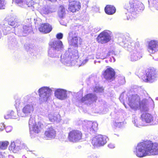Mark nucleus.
<instances>
[{
    "label": "nucleus",
    "mask_w": 158,
    "mask_h": 158,
    "mask_svg": "<svg viewBox=\"0 0 158 158\" xmlns=\"http://www.w3.org/2000/svg\"><path fill=\"white\" fill-rule=\"evenodd\" d=\"M134 153L137 157L158 155V143L146 141L138 143Z\"/></svg>",
    "instance_id": "obj_1"
},
{
    "label": "nucleus",
    "mask_w": 158,
    "mask_h": 158,
    "mask_svg": "<svg viewBox=\"0 0 158 158\" xmlns=\"http://www.w3.org/2000/svg\"><path fill=\"white\" fill-rule=\"evenodd\" d=\"M140 101V98L138 95L133 94L128 98V104L134 110H140L141 111H148L149 109L147 100H143L141 102Z\"/></svg>",
    "instance_id": "obj_2"
},
{
    "label": "nucleus",
    "mask_w": 158,
    "mask_h": 158,
    "mask_svg": "<svg viewBox=\"0 0 158 158\" xmlns=\"http://www.w3.org/2000/svg\"><path fill=\"white\" fill-rule=\"evenodd\" d=\"M78 57V51L77 49L69 48L61 55L60 61L66 66L73 65L76 63V59Z\"/></svg>",
    "instance_id": "obj_3"
},
{
    "label": "nucleus",
    "mask_w": 158,
    "mask_h": 158,
    "mask_svg": "<svg viewBox=\"0 0 158 158\" xmlns=\"http://www.w3.org/2000/svg\"><path fill=\"white\" fill-rule=\"evenodd\" d=\"M49 45L48 56L52 58L59 57V54L63 48L61 41L58 40H54L49 43Z\"/></svg>",
    "instance_id": "obj_4"
},
{
    "label": "nucleus",
    "mask_w": 158,
    "mask_h": 158,
    "mask_svg": "<svg viewBox=\"0 0 158 158\" xmlns=\"http://www.w3.org/2000/svg\"><path fill=\"white\" fill-rule=\"evenodd\" d=\"M128 50L131 51L129 59L131 61H137L142 57L141 50L139 42L135 43Z\"/></svg>",
    "instance_id": "obj_5"
},
{
    "label": "nucleus",
    "mask_w": 158,
    "mask_h": 158,
    "mask_svg": "<svg viewBox=\"0 0 158 158\" xmlns=\"http://www.w3.org/2000/svg\"><path fill=\"white\" fill-rule=\"evenodd\" d=\"M139 4L141 6L143 5L136 0H130L128 3L124 5V8L133 15H135L137 14L136 11L143 10L142 7L139 6Z\"/></svg>",
    "instance_id": "obj_6"
},
{
    "label": "nucleus",
    "mask_w": 158,
    "mask_h": 158,
    "mask_svg": "<svg viewBox=\"0 0 158 158\" xmlns=\"http://www.w3.org/2000/svg\"><path fill=\"white\" fill-rule=\"evenodd\" d=\"M141 118L142 123H141L138 121V120L135 118L134 120L132 121L133 123L135 126L137 127L139 126H144L145 125V123H150L151 125H154L156 123H154L153 118L151 114L148 113H143L141 115Z\"/></svg>",
    "instance_id": "obj_7"
},
{
    "label": "nucleus",
    "mask_w": 158,
    "mask_h": 158,
    "mask_svg": "<svg viewBox=\"0 0 158 158\" xmlns=\"http://www.w3.org/2000/svg\"><path fill=\"white\" fill-rule=\"evenodd\" d=\"M53 88L44 86L40 88L38 90L39 100L41 102H47L50 96Z\"/></svg>",
    "instance_id": "obj_8"
},
{
    "label": "nucleus",
    "mask_w": 158,
    "mask_h": 158,
    "mask_svg": "<svg viewBox=\"0 0 158 158\" xmlns=\"http://www.w3.org/2000/svg\"><path fill=\"white\" fill-rule=\"evenodd\" d=\"M158 77V74L154 69H148L146 71V77L143 79L145 82L152 83L156 81Z\"/></svg>",
    "instance_id": "obj_9"
},
{
    "label": "nucleus",
    "mask_w": 158,
    "mask_h": 158,
    "mask_svg": "<svg viewBox=\"0 0 158 158\" xmlns=\"http://www.w3.org/2000/svg\"><path fill=\"white\" fill-rule=\"evenodd\" d=\"M108 139L106 136L98 135L93 138L91 143L95 147L102 146L106 143Z\"/></svg>",
    "instance_id": "obj_10"
},
{
    "label": "nucleus",
    "mask_w": 158,
    "mask_h": 158,
    "mask_svg": "<svg viewBox=\"0 0 158 158\" xmlns=\"http://www.w3.org/2000/svg\"><path fill=\"white\" fill-rule=\"evenodd\" d=\"M34 110V104L32 103H29L24 106L19 115L22 117H28L32 114Z\"/></svg>",
    "instance_id": "obj_11"
},
{
    "label": "nucleus",
    "mask_w": 158,
    "mask_h": 158,
    "mask_svg": "<svg viewBox=\"0 0 158 158\" xmlns=\"http://www.w3.org/2000/svg\"><path fill=\"white\" fill-rule=\"evenodd\" d=\"M111 32L105 30L102 32L98 36L97 40L98 43L105 44L109 42L111 39Z\"/></svg>",
    "instance_id": "obj_12"
},
{
    "label": "nucleus",
    "mask_w": 158,
    "mask_h": 158,
    "mask_svg": "<svg viewBox=\"0 0 158 158\" xmlns=\"http://www.w3.org/2000/svg\"><path fill=\"white\" fill-rule=\"evenodd\" d=\"M22 148H24L27 150V151H31L29 150L28 148L24 144H21L20 143L12 142L9 147V150L14 153H16Z\"/></svg>",
    "instance_id": "obj_13"
},
{
    "label": "nucleus",
    "mask_w": 158,
    "mask_h": 158,
    "mask_svg": "<svg viewBox=\"0 0 158 158\" xmlns=\"http://www.w3.org/2000/svg\"><path fill=\"white\" fill-rule=\"evenodd\" d=\"M82 136L81 131L77 130H73L69 132L68 138L70 141L76 142L81 139Z\"/></svg>",
    "instance_id": "obj_14"
},
{
    "label": "nucleus",
    "mask_w": 158,
    "mask_h": 158,
    "mask_svg": "<svg viewBox=\"0 0 158 158\" xmlns=\"http://www.w3.org/2000/svg\"><path fill=\"white\" fill-rule=\"evenodd\" d=\"M115 72L111 68H107L103 73L104 78L109 82L113 81L115 79Z\"/></svg>",
    "instance_id": "obj_15"
},
{
    "label": "nucleus",
    "mask_w": 158,
    "mask_h": 158,
    "mask_svg": "<svg viewBox=\"0 0 158 158\" xmlns=\"http://www.w3.org/2000/svg\"><path fill=\"white\" fill-rule=\"evenodd\" d=\"M147 49L149 53L152 54L158 51V41L153 40L149 42Z\"/></svg>",
    "instance_id": "obj_16"
},
{
    "label": "nucleus",
    "mask_w": 158,
    "mask_h": 158,
    "mask_svg": "<svg viewBox=\"0 0 158 158\" xmlns=\"http://www.w3.org/2000/svg\"><path fill=\"white\" fill-rule=\"evenodd\" d=\"M118 42L119 45L124 48H127L128 49L131 48V47L134 45V43H130L127 40L125 36L123 35H121L118 39Z\"/></svg>",
    "instance_id": "obj_17"
},
{
    "label": "nucleus",
    "mask_w": 158,
    "mask_h": 158,
    "mask_svg": "<svg viewBox=\"0 0 158 158\" xmlns=\"http://www.w3.org/2000/svg\"><path fill=\"white\" fill-rule=\"evenodd\" d=\"M97 97L92 94H88L85 96L81 99V101L87 104L90 105L95 102L97 100Z\"/></svg>",
    "instance_id": "obj_18"
},
{
    "label": "nucleus",
    "mask_w": 158,
    "mask_h": 158,
    "mask_svg": "<svg viewBox=\"0 0 158 158\" xmlns=\"http://www.w3.org/2000/svg\"><path fill=\"white\" fill-rule=\"evenodd\" d=\"M56 131L52 127L47 129L44 133V137L46 139L50 140L54 139L56 136Z\"/></svg>",
    "instance_id": "obj_19"
},
{
    "label": "nucleus",
    "mask_w": 158,
    "mask_h": 158,
    "mask_svg": "<svg viewBox=\"0 0 158 158\" xmlns=\"http://www.w3.org/2000/svg\"><path fill=\"white\" fill-rule=\"evenodd\" d=\"M54 94L55 96L58 99L64 100L66 99L67 96L66 90L61 89H57L55 90Z\"/></svg>",
    "instance_id": "obj_20"
},
{
    "label": "nucleus",
    "mask_w": 158,
    "mask_h": 158,
    "mask_svg": "<svg viewBox=\"0 0 158 158\" xmlns=\"http://www.w3.org/2000/svg\"><path fill=\"white\" fill-rule=\"evenodd\" d=\"M81 7V4L79 1H73L69 2V10L73 12L78 11Z\"/></svg>",
    "instance_id": "obj_21"
},
{
    "label": "nucleus",
    "mask_w": 158,
    "mask_h": 158,
    "mask_svg": "<svg viewBox=\"0 0 158 158\" xmlns=\"http://www.w3.org/2000/svg\"><path fill=\"white\" fill-rule=\"evenodd\" d=\"M98 123L96 122L92 123L91 121H88L85 127L87 128L88 131H90V132L94 133L98 129Z\"/></svg>",
    "instance_id": "obj_22"
},
{
    "label": "nucleus",
    "mask_w": 158,
    "mask_h": 158,
    "mask_svg": "<svg viewBox=\"0 0 158 158\" xmlns=\"http://www.w3.org/2000/svg\"><path fill=\"white\" fill-rule=\"evenodd\" d=\"M39 29L40 32L44 33H47L51 31L52 28L49 24L45 23L41 24Z\"/></svg>",
    "instance_id": "obj_23"
},
{
    "label": "nucleus",
    "mask_w": 158,
    "mask_h": 158,
    "mask_svg": "<svg viewBox=\"0 0 158 158\" xmlns=\"http://www.w3.org/2000/svg\"><path fill=\"white\" fill-rule=\"evenodd\" d=\"M81 26H75L74 27V29L76 30H73L70 31L69 33V37L68 38V41H69L71 42L73 38H74L75 37H77V33L76 32V31L78 30L79 28H81Z\"/></svg>",
    "instance_id": "obj_24"
},
{
    "label": "nucleus",
    "mask_w": 158,
    "mask_h": 158,
    "mask_svg": "<svg viewBox=\"0 0 158 158\" xmlns=\"http://www.w3.org/2000/svg\"><path fill=\"white\" fill-rule=\"evenodd\" d=\"M32 30V27L30 25H29L28 26L24 25L23 27V31L21 30L19 31V35L21 36H26V34L29 33Z\"/></svg>",
    "instance_id": "obj_25"
},
{
    "label": "nucleus",
    "mask_w": 158,
    "mask_h": 158,
    "mask_svg": "<svg viewBox=\"0 0 158 158\" xmlns=\"http://www.w3.org/2000/svg\"><path fill=\"white\" fill-rule=\"evenodd\" d=\"M43 126L40 123H38V124H35L31 127V132L30 130V134L31 135L34 134V132L38 133L40 131L41 129L43 127Z\"/></svg>",
    "instance_id": "obj_26"
},
{
    "label": "nucleus",
    "mask_w": 158,
    "mask_h": 158,
    "mask_svg": "<svg viewBox=\"0 0 158 158\" xmlns=\"http://www.w3.org/2000/svg\"><path fill=\"white\" fill-rule=\"evenodd\" d=\"M48 117L49 120L52 122H59L60 120V116L58 114H50L48 115Z\"/></svg>",
    "instance_id": "obj_27"
},
{
    "label": "nucleus",
    "mask_w": 158,
    "mask_h": 158,
    "mask_svg": "<svg viewBox=\"0 0 158 158\" xmlns=\"http://www.w3.org/2000/svg\"><path fill=\"white\" fill-rule=\"evenodd\" d=\"M105 10L106 14L112 15L115 12L116 9L113 6L108 5L105 7Z\"/></svg>",
    "instance_id": "obj_28"
},
{
    "label": "nucleus",
    "mask_w": 158,
    "mask_h": 158,
    "mask_svg": "<svg viewBox=\"0 0 158 158\" xmlns=\"http://www.w3.org/2000/svg\"><path fill=\"white\" fill-rule=\"evenodd\" d=\"M6 20H8L9 25L12 26H13V28H16V26L18 25V20L17 19L13 17H11L10 18H6Z\"/></svg>",
    "instance_id": "obj_29"
},
{
    "label": "nucleus",
    "mask_w": 158,
    "mask_h": 158,
    "mask_svg": "<svg viewBox=\"0 0 158 158\" xmlns=\"http://www.w3.org/2000/svg\"><path fill=\"white\" fill-rule=\"evenodd\" d=\"M44 0H35L33 8L36 9H41V7L43 5V2Z\"/></svg>",
    "instance_id": "obj_30"
},
{
    "label": "nucleus",
    "mask_w": 158,
    "mask_h": 158,
    "mask_svg": "<svg viewBox=\"0 0 158 158\" xmlns=\"http://www.w3.org/2000/svg\"><path fill=\"white\" fill-rule=\"evenodd\" d=\"M53 11L49 9V7L48 6L44 7L40 10V13L42 15L44 14H47L50 13H52Z\"/></svg>",
    "instance_id": "obj_31"
},
{
    "label": "nucleus",
    "mask_w": 158,
    "mask_h": 158,
    "mask_svg": "<svg viewBox=\"0 0 158 158\" xmlns=\"http://www.w3.org/2000/svg\"><path fill=\"white\" fill-rule=\"evenodd\" d=\"M9 144V142L7 141H0V149H6Z\"/></svg>",
    "instance_id": "obj_32"
},
{
    "label": "nucleus",
    "mask_w": 158,
    "mask_h": 158,
    "mask_svg": "<svg viewBox=\"0 0 158 158\" xmlns=\"http://www.w3.org/2000/svg\"><path fill=\"white\" fill-rule=\"evenodd\" d=\"M35 0H27L25 1V4H26V6H23V8H26L27 7H30L32 6L33 7L34 4Z\"/></svg>",
    "instance_id": "obj_33"
},
{
    "label": "nucleus",
    "mask_w": 158,
    "mask_h": 158,
    "mask_svg": "<svg viewBox=\"0 0 158 158\" xmlns=\"http://www.w3.org/2000/svg\"><path fill=\"white\" fill-rule=\"evenodd\" d=\"M65 9L63 6H60L59 8L58 15L60 17L62 18L65 15Z\"/></svg>",
    "instance_id": "obj_34"
},
{
    "label": "nucleus",
    "mask_w": 158,
    "mask_h": 158,
    "mask_svg": "<svg viewBox=\"0 0 158 158\" xmlns=\"http://www.w3.org/2000/svg\"><path fill=\"white\" fill-rule=\"evenodd\" d=\"M26 0H13V1L15 2V3L19 6L23 7V6H26V4H25Z\"/></svg>",
    "instance_id": "obj_35"
},
{
    "label": "nucleus",
    "mask_w": 158,
    "mask_h": 158,
    "mask_svg": "<svg viewBox=\"0 0 158 158\" xmlns=\"http://www.w3.org/2000/svg\"><path fill=\"white\" fill-rule=\"evenodd\" d=\"M78 37H75L72 39L71 42L68 41V43L70 45H73L75 47H77L78 46Z\"/></svg>",
    "instance_id": "obj_36"
},
{
    "label": "nucleus",
    "mask_w": 158,
    "mask_h": 158,
    "mask_svg": "<svg viewBox=\"0 0 158 158\" xmlns=\"http://www.w3.org/2000/svg\"><path fill=\"white\" fill-rule=\"evenodd\" d=\"M35 122L34 118H30L29 122V130L31 131V127L35 124Z\"/></svg>",
    "instance_id": "obj_37"
},
{
    "label": "nucleus",
    "mask_w": 158,
    "mask_h": 158,
    "mask_svg": "<svg viewBox=\"0 0 158 158\" xmlns=\"http://www.w3.org/2000/svg\"><path fill=\"white\" fill-rule=\"evenodd\" d=\"M10 118L13 119H16L17 118L18 116L19 115L17 114L16 112H15L13 111H11L10 112Z\"/></svg>",
    "instance_id": "obj_38"
},
{
    "label": "nucleus",
    "mask_w": 158,
    "mask_h": 158,
    "mask_svg": "<svg viewBox=\"0 0 158 158\" xmlns=\"http://www.w3.org/2000/svg\"><path fill=\"white\" fill-rule=\"evenodd\" d=\"M9 44L11 46L15 47L16 46L17 44V42L16 39L15 38H12L11 40H10Z\"/></svg>",
    "instance_id": "obj_39"
},
{
    "label": "nucleus",
    "mask_w": 158,
    "mask_h": 158,
    "mask_svg": "<svg viewBox=\"0 0 158 158\" xmlns=\"http://www.w3.org/2000/svg\"><path fill=\"white\" fill-rule=\"evenodd\" d=\"M95 92H102L103 90V89L102 87H100L99 86H96L94 89Z\"/></svg>",
    "instance_id": "obj_40"
},
{
    "label": "nucleus",
    "mask_w": 158,
    "mask_h": 158,
    "mask_svg": "<svg viewBox=\"0 0 158 158\" xmlns=\"http://www.w3.org/2000/svg\"><path fill=\"white\" fill-rule=\"evenodd\" d=\"M5 0H0V9H5Z\"/></svg>",
    "instance_id": "obj_41"
},
{
    "label": "nucleus",
    "mask_w": 158,
    "mask_h": 158,
    "mask_svg": "<svg viewBox=\"0 0 158 158\" xmlns=\"http://www.w3.org/2000/svg\"><path fill=\"white\" fill-rule=\"evenodd\" d=\"M15 106L16 107H18L20 104V99L19 98H18L15 100Z\"/></svg>",
    "instance_id": "obj_42"
},
{
    "label": "nucleus",
    "mask_w": 158,
    "mask_h": 158,
    "mask_svg": "<svg viewBox=\"0 0 158 158\" xmlns=\"http://www.w3.org/2000/svg\"><path fill=\"white\" fill-rule=\"evenodd\" d=\"M63 37V34L61 33H58L56 35V37L58 39V40H59L62 39Z\"/></svg>",
    "instance_id": "obj_43"
},
{
    "label": "nucleus",
    "mask_w": 158,
    "mask_h": 158,
    "mask_svg": "<svg viewBox=\"0 0 158 158\" xmlns=\"http://www.w3.org/2000/svg\"><path fill=\"white\" fill-rule=\"evenodd\" d=\"M12 127L10 126H7L5 128V130L7 132H10L12 130Z\"/></svg>",
    "instance_id": "obj_44"
},
{
    "label": "nucleus",
    "mask_w": 158,
    "mask_h": 158,
    "mask_svg": "<svg viewBox=\"0 0 158 158\" xmlns=\"http://www.w3.org/2000/svg\"><path fill=\"white\" fill-rule=\"evenodd\" d=\"M5 128V125L3 123L0 124V131H2Z\"/></svg>",
    "instance_id": "obj_45"
},
{
    "label": "nucleus",
    "mask_w": 158,
    "mask_h": 158,
    "mask_svg": "<svg viewBox=\"0 0 158 158\" xmlns=\"http://www.w3.org/2000/svg\"><path fill=\"white\" fill-rule=\"evenodd\" d=\"M123 124V123L122 122H116L115 123L116 126L118 127H120Z\"/></svg>",
    "instance_id": "obj_46"
},
{
    "label": "nucleus",
    "mask_w": 158,
    "mask_h": 158,
    "mask_svg": "<svg viewBox=\"0 0 158 158\" xmlns=\"http://www.w3.org/2000/svg\"><path fill=\"white\" fill-rule=\"evenodd\" d=\"M108 147L110 148H115V145L114 144L112 143H109L108 145Z\"/></svg>",
    "instance_id": "obj_47"
},
{
    "label": "nucleus",
    "mask_w": 158,
    "mask_h": 158,
    "mask_svg": "<svg viewBox=\"0 0 158 158\" xmlns=\"http://www.w3.org/2000/svg\"><path fill=\"white\" fill-rule=\"evenodd\" d=\"M151 107L152 109L154 108V103L153 102L152 100L151 101Z\"/></svg>",
    "instance_id": "obj_48"
},
{
    "label": "nucleus",
    "mask_w": 158,
    "mask_h": 158,
    "mask_svg": "<svg viewBox=\"0 0 158 158\" xmlns=\"http://www.w3.org/2000/svg\"><path fill=\"white\" fill-rule=\"evenodd\" d=\"M10 116V114H7L6 115H5L4 116V118L6 119H8L9 118H10V117H9Z\"/></svg>",
    "instance_id": "obj_49"
},
{
    "label": "nucleus",
    "mask_w": 158,
    "mask_h": 158,
    "mask_svg": "<svg viewBox=\"0 0 158 158\" xmlns=\"http://www.w3.org/2000/svg\"><path fill=\"white\" fill-rule=\"evenodd\" d=\"M88 61V59H86L83 62H82L81 64L84 65L85 63H86L87 61Z\"/></svg>",
    "instance_id": "obj_50"
},
{
    "label": "nucleus",
    "mask_w": 158,
    "mask_h": 158,
    "mask_svg": "<svg viewBox=\"0 0 158 158\" xmlns=\"http://www.w3.org/2000/svg\"><path fill=\"white\" fill-rule=\"evenodd\" d=\"M155 121H156V122L154 123H156L155 124L158 123V116L156 117L155 119Z\"/></svg>",
    "instance_id": "obj_51"
},
{
    "label": "nucleus",
    "mask_w": 158,
    "mask_h": 158,
    "mask_svg": "<svg viewBox=\"0 0 158 158\" xmlns=\"http://www.w3.org/2000/svg\"><path fill=\"white\" fill-rule=\"evenodd\" d=\"M107 56V55H105L104 56H102L100 58L102 59H104L106 58Z\"/></svg>",
    "instance_id": "obj_52"
},
{
    "label": "nucleus",
    "mask_w": 158,
    "mask_h": 158,
    "mask_svg": "<svg viewBox=\"0 0 158 158\" xmlns=\"http://www.w3.org/2000/svg\"><path fill=\"white\" fill-rule=\"evenodd\" d=\"M129 15V16H127V18H124V19H125V20H129L130 18H131V17L130 16H129V15Z\"/></svg>",
    "instance_id": "obj_53"
},
{
    "label": "nucleus",
    "mask_w": 158,
    "mask_h": 158,
    "mask_svg": "<svg viewBox=\"0 0 158 158\" xmlns=\"http://www.w3.org/2000/svg\"><path fill=\"white\" fill-rule=\"evenodd\" d=\"M97 30H94V32L95 33H96L98 31L100 30V28L99 27H97Z\"/></svg>",
    "instance_id": "obj_54"
},
{
    "label": "nucleus",
    "mask_w": 158,
    "mask_h": 158,
    "mask_svg": "<svg viewBox=\"0 0 158 158\" xmlns=\"http://www.w3.org/2000/svg\"><path fill=\"white\" fill-rule=\"evenodd\" d=\"M122 82H121V83L122 84H124L125 83V79H124V78H123V79L122 80Z\"/></svg>",
    "instance_id": "obj_55"
},
{
    "label": "nucleus",
    "mask_w": 158,
    "mask_h": 158,
    "mask_svg": "<svg viewBox=\"0 0 158 158\" xmlns=\"http://www.w3.org/2000/svg\"><path fill=\"white\" fill-rule=\"evenodd\" d=\"M8 158H14L13 156L11 155H9L8 156Z\"/></svg>",
    "instance_id": "obj_56"
},
{
    "label": "nucleus",
    "mask_w": 158,
    "mask_h": 158,
    "mask_svg": "<svg viewBox=\"0 0 158 158\" xmlns=\"http://www.w3.org/2000/svg\"><path fill=\"white\" fill-rule=\"evenodd\" d=\"M28 98V96H26L24 98V99H25V102H28L27 100H26Z\"/></svg>",
    "instance_id": "obj_57"
},
{
    "label": "nucleus",
    "mask_w": 158,
    "mask_h": 158,
    "mask_svg": "<svg viewBox=\"0 0 158 158\" xmlns=\"http://www.w3.org/2000/svg\"><path fill=\"white\" fill-rule=\"evenodd\" d=\"M0 158H3V155L1 152H0Z\"/></svg>",
    "instance_id": "obj_58"
},
{
    "label": "nucleus",
    "mask_w": 158,
    "mask_h": 158,
    "mask_svg": "<svg viewBox=\"0 0 158 158\" xmlns=\"http://www.w3.org/2000/svg\"><path fill=\"white\" fill-rule=\"evenodd\" d=\"M87 122H88V121H87L86 122H85V124H84V123H83V124H84V126H83V127H84V128H85H85H86V127H85V125L87 124Z\"/></svg>",
    "instance_id": "obj_59"
},
{
    "label": "nucleus",
    "mask_w": 158,
    "mask_h": 158,
    "mask_svg": "<svg viewBox=\"0 0 158 158\" xmlns=\"http://www.w3.org/2000/svg\"><path fill=\"white\" fill-rule=\"evenodd\" d=\"M91 158H99L96 156H92V157Z\"/></svg>",
    "instance_id": "obj_60"
},
{
    "label": "nucleus",
    "mask_w": 158,
    "mask_h": 158,
    "mask_svg": "<svg viewBox=\"0 0 158 158\" xmlns=\"http://www.w3.org/2000/svg\"><path fill=\"white\" fill-rule=\"evenodd\" d=\"M22 158H27V157L25 156V155H23L22 157Z\"/></svg>",
    "instance_id": "obj_61"
},
{
    "label": "nucleus",
    "mask_w": 158,
    "mask_h": 158,
    "mask_svg": "<svg viewBox=\"0 0 158 158\" xmlns=\"http://www.w3.org/2000/svg\"><path fill=\"white\" fill-rule=\"evenodd\" d=\"M97 27H96V28H94V30H97V29H97Z\"/></svg>",
    "instance_id": "obj_62"
},
{
    "label": "nucleus",
    "mask_w": 158,
    "mask_h": 158,
    "mask_svg": "<svg viewBox=\"0 0 158 158\" xmlns=\"http://www.w3.org/2000/svg\"><path fill=\"white\" fill-rule=\"evenodd\" d=\"M18 29H17V28H15V31L17 30Z\"/></svg>",
    "instance_id": "obj_63"
},
{
    "label": "nucleus",
    "mask_w": 158,
    "mask_h": 158,
    "mask_svg": "<svg viewBox=\"0 0 158 158\" xmlns=\"http://www.w3.org/2000/svg\"><path fill=\"white\" fill-rule=\"evenodd\" d=\"M156 99L157 100H158V97L156 98Z\"/></svg>",
    "instance_id": "obj_64"
}]
</instances>
